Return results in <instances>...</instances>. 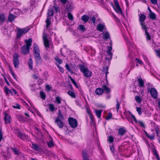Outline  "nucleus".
<instances>
[{
    "label": "nucleus",
    "instance_id": "f257e3e1",
    "mask_svg": "<svg viewBox=\"0 0 160 160\" xmlns=\"http://www.w3.org/2000/svg\"><path fill=\"white\" fill-rule=\"evenodd\" d=\"M79 67L80 70L83 74L85 77L90 78L92 76V73L88 69L85 67L84 65L79 64Z\"/></svg>",
    "mask_w": 160,
    "mask_h": 160
},
{
    "label": "nucleus",
    "instance_id": "f03ea898",
    "mask_svg": "<svg viewBox=\"0 0 160 160\" xmlns=\"http://www.w3.org/2000/svg\"><path fill=\"white\" fill-rule=\"evenodd\" d=\"M47 18L46 20V27L48 28L51 24V16H53L54 14V11L53 10L50 8L48 9L47 13Z\"/></svg>",
    "mask_w": 160,
    "mask_h": 160
},
{
    "label": "nucleus",
    "instance_id": "7ed1b4c3",
    "mask_svg": "<svg viewBox=\"0 0 160 160\" xmlns=\"http://www.w3.org/2000/svg\"><path fill=\"white\" fill-rule=\"evenodd\" d=\"M30 29V28H17V38H20L23 35L27 33L28 31Z\"/></svg>",
    "mask_w": 160,
    "mask_h": 160
},
{
    "label": "nucleus",
    "instance_id": "20e7f679",
    "mask_svg": "<svg viewBox=\"0 0 160 160\" xmlns=\"http://www.w3.org/2000/svg\"><path fill=\"white\" fill-rule=\"evenodd\" d=\"M68 122L69 125L72 128H74L77 127L78 122L75 119L72 117H69L68 118Z\"/></svg>",
    "mask_w": 160,
    "mask_h": 160
},
{
    "label": "nucleus",
    "instance_id": "39448f33",
    "mask_svg": "<svg viewBox=\"0 0 160 160\" xmlns=\"http://www.w3.org/2000/svg\"><path fill=\"white\" fill-rule=\"evenodd\" d=\"M19 55L17 53H14L13 55V63L14 66L16 68H18L19 64L18 59Z\"/></svg>",
    "mask_w": 160,
    "mask_h": 160
},
{
    "label": "nucleus",
    "instance_id": "423d86ee",
    "mask_svg": "<svg viewBox=\"0 0 160 160\" xmlns=\"http://www.w3.org/2000/svg\"><path fill=\"white\" fill-rule=\"evenodd\" d=\"M34 56L37 64L40 65L42 63V59L40 55V53L34 54Z\"/></svg>",
    "mask_w": 160,
    "mask_h": 160
},
{
    "label": "nucleus",
    "instance_id": "0eeeda50",
    "mask_svg": "<svg viewBox=\"0 0 160 160\" xmlns=\"http://www.w3.org/2000/svg\"><path fill=\"white\" fill-rule=\"evenodd\" d=\"M150 92L151 96L153 98L156 99L158 96V92L156 89L154 88H152L151 89Z\"/></svg>",
    "mask_w": 160,
    "mask_h": 160
},
{
    "label": "nucleus",
    "instance_id": "6e6552de",
    "mask_svg": "<svg viewBox=\"0 0 160 160\" xmlns=\"http://www.w3.org/2000/svg\"><path fill=\"white\" fill-rule=\"evenodd\" d=\"M29 48H28L25 45L21 48L22 53L24 55L27 54L29 53Z\"/></svg>",
    "mask_w": 160,
    "mask_h": 160
},
{
    "label": "nucleus",
    "instance_id": "1a4fd4ad",
    "mask_svg": "<svg viewBox=\"0 0 160 160\" xmlns=\"http://www.w3.org/2000/svg\"><path fill=\"white\" fill-rule=\"evenodd\" d=\"M43 39L44 46L46 48H49L50 47V45L49 42L47 38V36H43Z\"/></svg>",
    "mask_w": 160,
    "mask_h": 160
},
{
    "label": "nucleus",
    "instance_id": "9d476101",
    "mask_svg": "<svg viewBox=\"0 0 160 160\" xmlns=\"http://www.w3.org/2000/svg\"><path fill=\"white\" fill-rule=\"evenodd\" d=\"M55 122L57 123L60 128H62L63 124L61 119H59L58 118H56Z\"/></svg>",
    "mask_w": 160,
    "mask_h": 160
},
{
    "label": "nucleus",
    "instance_id": "9b49d317",
    "mask_svg": "<svg viewBox=\"0 0 160 160\" xmlns=\"http://www.w3.org/2000/svg\"><path fill=\"white\" fill-rule=\"evenodd\" d=\"M112 49V46H108V50L107 51V52L108 53V56L109 57L108 58H109L110 59H111L112 54L111 52V51ZM108 57H106V59H108Z\"/></svg>",
    "mask_w": 160,
    "mask_h": 160
},
{
    "label": "nucleus",
    "instance_id": "f8f14e48",
    "mask_svg": "<svg viewBox=\"0 0 160 160\" xmlns=\"http://www.w3.org/2000/svg\"><path fill=\"white\" fill-rule=\"evenodd\" d=\"M127 132L125 129L123 128H122L119 129L118 130V134L121 136H123Z\"/></svg>",
    "mask_w": 160,
    "mask_h": 160
},
{
    "label": "nucleus",
    "instance_id": "ddd939ff",
    "mask_svg": "<svg viewBox=\"0 0 160 160\" xmlns=\"http://www.w3.org/2000/svg\"><path fill=\"white\" fill-rule=\"evenodd\" d=\"M25 42L26 43V46H25L30 49L32 42V39L31 38H29L28 40H26Z\"/></svg>",
    "mask_w": 160,
    "mask_h": 160
},
{
    "label": "nucleus",
    "instance_id": "4468645a",
    "mask_svg": "<svg viewBox=\"0 0 160 160\" xmlns=\"http://www.w3.org/2000/svg\"><path fill=\"white\" fill-rule=\"evenodd\" d=\"M102 88L103 89V91H105V92L107 94L109 93L110 92L111 90L106 85H103L102 86Z\"/></svg>",
    "mask_w": 160,
    "mask_h": 160
},
{
    "label": "nucleus",
    "instance_id": "2eb2a0df",
    "mask_svg": "<svg viewBox=\"0 0 160 160\" xmlns=\"http://www.w3.org/2000/svg\"><path fill=\"white\" fill-rule=\"evenodd\" d=\"M95 93L98 95H101L103 93V89L100 88H97L95 90Z\"/></svg>",
    "mask_w": 160,
    "mask_h": 160
},
{
    "label": "nucleus",
    "instance_id": "dca6fc26",
    "mask_svg": "<svg viewBox=\"0 0 160 160\" xmlns=\"http://www.w3.org/2000/svg\"><path fill=\"white\" fill-rule=\"evenodd\" d=\"M10 116L7 113H5V115L4 118V120L5 121V123H9L10 122Z\"/></svg>",
    "mask_w": 160,
    "mask_h": 160
},
{
    "label": "nucleus",
    "instance_id": "f3484780",
    "mask_svg": "<svg viewBox=\"0 0 160 160\" xmlns=\"http://www.w3.org/2000/svg\"><path fill=\"white\" fill-rule=\"evenodd\" d=\"M39 53V50L38 46L36 43H34L33 44V54Z\"/></svg>",
    "mask_w": 160,
    "mask_h": 160
},
{
    "label": "nucleus",
    "instance_id": "a211bd4d",
    "mask_svg": "<svg viewBox=\"0 0 160 160\" xmlns=\"http://www.w3.org/2000/svg\"><path fill=\"white\" fill-rule=\"evenodd\" d=\"M17 118L18 119L22 122H24L25 121V118L24 116L20 114H18L17 115Z\"/></svg>",
    "mask_w": 160,
    "mask_h": 160
},
{
    "label": "nucleus",
    "instance_id": "6ab92c4d",
    "mask_svg": "<svg viewBox=\"0 0 160 160\" xmlns=\"http://www.w3.org/2000/svg\"><path fill=\"white\" fill-rule=\"evenodd\" d=\"M89 17L88 15H84L81 17V19L85 23L89 20Z\"/></svg>",
    "mask_w": 160,
    "mask_h": 160
},
{
    "label": "nucleus",
    "instance_id": "aec40b11",
    "mask_svg": "<svg viewBox=\"0 0 160 160\" xmlns=\"http://www.w3.org/2000/svg\"><path fill=\"white\" fill-rule=\"evenodd\" d=\"M146 18V17L143 14H141L139 15V20L140 22H144Z\"/></svg>",
    "mask_w": 160,
    "mask_h": 160
},
{
    "label": "nucleus",
    "instance_id": "412c9836",
    "mask_svg": "<svg viewBox=\"0 0 160 160\" xmlns=\"http://www.w3.org/2000/svg\"><path fill=\"white\" fill-rule=\"evenodd\" d=\"M82 155L83 160H90L87 157V153L86 150L82 151Z\"/></svg>",
    "mask_w": 160,
    "mask_h": 160
},
{
    "label": "nucleus",
    "instance_id": "4be33fe9",
    "mask_svg": "<svg viewBox=\"0 0 160 160\" xmlns=\"http://www.w3.org/2000/svg\"><path fill=\"white\" fill-rule=\"evenodd\" d=\"M113 8L114 9L118 12L119 13L120 12V13L122 15L123 14L122 12V9L120 6H118L116 7V8H115V7L113 6Z\"/></svg>",
    "mask_w": 160,
    "mask_h": 160
},
{
    "label": "nucleus",
    "instance_id": "5701e85b",
    "mask_svg": "<svg viewBox=\"0 0 160 160\" xmlns=\"http://www.w3.org/2000/svg\"><path fill=\"white\" fill-rule=\"evenodd\" d=\"M32 148L34 150L37 151H39L40 150L39 146L35 144L32 143Z\"/></svg>",
    "mask_w": 160,
    "mask_h": 160
},
{
    "label": "nucleus",
    "instance_id": "b1692460",
    "mask_svg": "<svg viewBox=\"0 0 160 160\" xmlns=\"http://www.w3.org/2000/svg\"><path fill=\"white\" fill-rule=\"evenodd\" d=\"M49 137L50 138V142H47V143L48 147L51 148L52 147L54 146V144L52 141V139L50 136H49Z\"/></svg>",
    "mask_w": 160,
    "mask_h": 160
},
{
    "label": "nucleus",
    "instance_id": "393cba45",
    "mask_svg": "<svg viewBox=\"0 0 160 160\" xmlns=\"http://www.w3.org/2000/svg\"><path fill=\"white\" fill-rule=\"evenodd\" d=\"M28 65L29 68H30L31 70H32L33 69V66H32V63L33 62L31 58H30L28 61Z\"/></svg>",
    "mask_w": 160,
    "mask_h": 160
},
{
    "label": "nucleus",
    "instance_id": "a878e982",
    "mask_svg": "<svg viewBox=\"0 0 160 160\" xmlns=\"http://www.w3.org/2000/svg\"><path fill=\"white\" fill-rule=\"evenodd\" d=\"M16 17L12 14H9L8 17V20L10 22L13 21Z\"/></svg>",
    "mask_w": 160,
    "mask_h": 160
},
{
    "label": "nucleus",
    "instance_id": "bb28decb",
    "mask_svg": "<svg viewBox=\"0 0 160 160\" xmlns=\"http://www.w3.org/2000/svg\"><path fill=\"white\" fill-rule=\"evenodd\" d=\"M104 28V26L101 24H98L97 26V29L100 32H102Z\"/></svg>",
    "mask_w": 160,
    "mask_h": 160
},
{
    "label": "nucleus",
    "instance_id": "cd10ccee",
    "mask_svg": "<svg viewBox=\"0 0 160 160\" xmlns=\"http://www.w3.org/2000/svg\"><path fill=\"white\" fill-rule=\"evenodd\" d=\"M138 82L139 86L141 87H144V82L143 81L141 78H139L138 79Z\"/></svg>",
    "mask_w": 160,
    "mask_h": 160
},
{
    "label": "nucleus",
    "instance_id": "c85d7f7f",
    "mask_svg": "<svg viewBox=\"0 0 160 160\" xmlns=\"http://www.w3.org/2000/svg\"><path fill=\"white\" fill-rule=\"evenodd\" d=\"M5 21V15L3 14H0V24H2V23Z\"/></svg>",
    "mask_w": 160,
    "mask_h": 160
},
{
    "label": "nucleus",
    "instance_id": "c756f323",
    "mask_svg": "<svg viewBox=\"0 0 160 160\" xmlns=\"http://www.w3.org/2000/svg\"><path fill=\"white\" fill-rule=\"evenodd\" d=\"M149 17L152 20H153L156 19V15L152 12L149 13Z\"/></svg>",
    "mask_w": 160,
    "mask_h": 160
},
{
    "label": "nucleus",
    "instance_id": "7c9ffc66",
    "mask_svg": "<svg viewBox=\"0 0 160 160\" xmlns=\"http://www.w3.org/2000/svg\"><path fill=\"white\" fill-rule=\"evenodd\" d=\"M102 112V110H95V113L98 118H100L101 117Z\"/></svg>",
    "mask_w": 160,
    "mask_h": 160
},
{
    "label": "nucleus",
    "instance_id": "2f4dec72",
    "mask_svg": "<svg viewBox=\"0 0 160 160\" xmlns=\"http://www.w3.org/2000/svg\"><path fill=\"white\" fill-rule=\"evenodd\" d=\"M56 118H58L59 119L63 120L64 119L63 116L62 114L61 111L60 109L58 110V117Z\"/></svg>",
    "mask_w": 160,
    "mask_h": 160
},
{
    "label": "nucleus",
    "instance_id": "473e14b6",
    "mask_svg": "<svg viewBox=\"0 0 160 160\" xmlns=\"http://www.w3.org/2000/svg\"><path fill=\"white\" fill-rule=\"evenodd\" d=\"M110 37V35L108 32H106V33H104L103 35V38L105 39L106 41Z\"/></svg>",
    "mask_w": 160,
    "mask_h": 160
},
{
    "label": "nucleus",
    "instance_id": "72a5a7b5",
    "mask_svg": "<svg viewBox=\"0 0 160 160\" xmlns=\"http://www.w3.org/2000/svg\"><path fill=\"white\" fill-rule=\"evenodd\" d=\"M71 11V5H67L66 8L65 9V11L67 13L70 12Z\"/></svg>",
    "mask_w": 160,
    "mask_h": 160
},
{
    "label": "nucleus",
    "instance_id": "f704fd0d",
    "mask_svg": "<svg viewBox=\"0 0 160 160\" xmlns=\"http://www.w3.org/2000/svg\"><path fill=\"white\" fill-rule=\"evenodd\" d=\"M140 24L142 26V29L144 30L145 32V30H147V25L144 22H140Z\"/></svg>",
    "mask_w": 160,
    "mask_h": 160
},
{
    "label": "nucleus",
    "instance_id": "c9c22d12",
    "mask_svg": "<svg viewBox=\"0 0 160 160\" xmlns=\"http://www.w3.org/2000/svg\"><path fill=\"white\" fill-rule=\"evenodd\" d=\"M68 94L72 98H75L76 95L74 92L70 91H68L67 92Z\"/></svg>",
    "mask_w": 160,
    "mask_h": 160
},
{
    "label": "nucleus",
    "instance_id": "e433bc0d",
    "mask_svg": "<svg viewBox=\"0 0 160 160\" xmlns=\"http://www.w3.org/2000/svg\"><path fill=\"white\" fill-rule=\"evenodd\" d=\"M18 137L23 140H25L28 138V136L22 133Z\"/></svg>",
    "mask_w": 160,
    "mask_h": 160
},
{
    "label": "nucleus",
    "instance_id": "4c0bfd02",
    "mask_svg": "<svg viewBox=\"0 0 160 160\" xmlns=\"http://www.w3.org/2000/svg\"><path fill=\"white\" fill-rule=\"evenodd\" d=\"M78 29L82 32H83L86 30V29L84 26L82 25H80L78 26Z\"/></svg>",
    "mask_w": 160,
    "mask_h": 160
},
{
    "label": "nucleus",
    "instance_id": "58836bf2",
    "mask_svg": "<svg viewBox=\"0 0 160 160\" xmlns=\"http://www.w3.org/2000/svg\"><path fill=\"white\" fill-rule=\"evenodd\" d=\"M145 34L146 35L147 39L148 40H150L151 39V36L149 35V34L147 30H145Z\"/></svg>",
    "mask_w": 160,
    "mask_h": 160
},
{
    "label": "nucleus",
    "instance_id": "ea45409f",
    "mask_svg": "<svg viewBox=\"0 0 160 160\" xmlns=\"http://www.w3.org/2000/svg\"><path fill=\"white\" fill-rule=\"evenodd\" d=\"M65 67L68 72H70L72 74L73 73V72L71 70L70 67L68 64L66 63L65 65Z\"/></svg>",
    "mask_w": 160,
    "mask_h": 160
},
{
    "label": "nucleus",
    "instance_id": "a19ab883",
    "mask_svg": "<svg viewBox=\"0 0 160 160\" xmlns=\"http://www.w3.org/2000/svg\"><path fill=\"white\" fill-rule=\"evenodd\" d=\"M108 67H107L106 68H103L102 70V71L103 72H104L106 73V78L107 74L108 73Z\"/></svg>",
    "mask_w": 160,
    "mask_h": 160
},
{
    "label": "nucleus",
    "instance_id": "79ce46f5",
    "mask_svg": "<svg viewBox=\"0 0 160 160\" xmlns=\"http://www.w3.org/2000/svg\"><path fill=\"white\" fill-rule=\"evenodd\" d=\"M41 98L43 99L44 100L46 98V95L43 92L41 91L40 92Z\"/></svg>",
    "mask_w": 160,
    "mask_h": 160
},
{
    "label": "nucleus",
    "instance_id": "37998d69",
    "mask_svg": "<svg viewBox=\"0 0 160 160\" xmlns=\"http://www.w3.org/2000/svg\"><path fill=\"white\" fill-rule=\"evenodd\" d=\"M49 108L50 110L52 112L54 111V105L52 104H50L49 105Z\"/></svg>",
    "mask_w": 160,
    "mask_h": 160
},
{
    "label": "nucleus",
    "instance_id": "c03bdc74",
    "mask_svg": "<svg viewBox=\"0 0 160 160\" xmlns=\"http://www.w3.org/2000/svg\"><path fill=\"white\" fill-rule=\"evenodd\" d=\"M135 99L137 102L140 103L142 101L141 98L138 96H136L135 97Z\"/></svg>",
    "mask_w": 160,
    "mask_h": 160
},
{
    "label": "nucleus",
    "instance_id": "a18cd8bd",
    "mask_svg": "<svg viewBox=\"0 0 160 160\" xmlns=\"http://www.w3.org/2000/svg\"><path fill=\"white\" fill-rule=\"evenodd\" d=\"M146 134L148 138H149L150 139L152 140L154 139L155 135H149L147 132H146Z\"/></svg>",
    "mask_w": 160,
    "mask_h": 160
},
{
    "label": "nucleus",
    "instance_id": "49530a36",
    "mask_svg": "<svg viewBox=\"0 0 160 160\" xmlns=\"http://www.w3.org/2000/svg\"><path fill=\"white\" fill-rule=\"evenodd\" d=\"M67 13H68V19L72 21L73 19L72 15L70 12H68Z\"/></svg>",
    "mask_w": 160,
    "mask_h": 160
},
{
    "label": "nucleus",
    "instance_id": "de8ad7c7",
    "mask_svg": "<svg viewBox=\"0 0 160 160\" xmlns=\"http://www.w3.org/2000/svg\"><path fill=\"white\" fill-rule=\"evenodd\" d=\"M11 149L12 150V151L14 152V153L15 155H18L19 154L18 151L17 150V148H11Z\"/></svg>",
    "mask_w": 160,
    "mask_h": 160
},
{
    "label": "nucleus",
    "instance_id": "09e8293b",
    "mask_svg": "<svg viewBox=\"0 0 160 160\" xmlns=\"http://www.w3.org/2000/svg\"><path fill=\"white\" fill-rule=\"evenodd\" d=\"M61 98L59 97H57L55 98L56 101L59 104L61 102Z\"/></svg>",
    "mask_w": 160,
    "mask_h": 160
},
{
    "label": "nucleus",
    "instance_id": "8fccbe9b",
    "mask_svg": "<svg viewBox=\"0 0 160 160\" xmlns=\"http://www.w3.org/2000/svg\"><path fill=\"white\" fill-rule=\"evenodd\" d=\"M12 107L15 108L20 109L21 108V106L18 103H16L14 105H13Z\"/></svg>",
    "mask_w": 160,
    "mask_h": 160
},
{
    "label": "nucleus",
    "instance_id": "3c124183",
    "mask_svg": "<svg viewBox=\"0 0 160 160\" xmlns=\"http://www.w3.org/2000/svg\"><path fill=\"white\" fill-rule=\"evenodd\" d=\"M43 58L45 60H48L50 59L49 57L48 56V54H43Z\"/></svg>",
    "mask_w": 160,
    "mask_h": 160
},
{
    "label": "nucleus",
    "instance_id": "603ef678",
    "mask_svg": "<svg viewBox=\"0 0 160 160\" xmlns=\"http://www.w3.org/2000/svg\"><path fill=\"white\" fill-rule=\"evenodd\" d=\"M55 61L58 62L59 64H61L62 62V60H61L58 57H55Z\"/></svg>",
    "mask_w": 160,
    "mask_h": 160
},
{
    "label": "nucleus",
    "instance_id": "864d4df0",
    "mask_svg": "<svg viewBox=\"0 0 160 160\" xmlns=\"http://www.w3.org/2000/svg\"><path fill=\"white\" fill-rule=\"evenodd\" d=\"M136 110L137 112H138L139 115H141V114H142L141 109V108L138 107H137Z\"/></svg>",
    "mask_w": 160,
    "mask_h": 160
},
{
    "label": "nucleus",
    "instance_id": "5fc2aeb1",
    "mask_svg": "<svg viewBox=\"0 0 160 160\" xmlns=\"http://www.w3.org/2000/svg\"><path fill=\"white\" fill-rule=\"evenodd\" d=\"M113 138L112 136H110L108 138V140L110 143H112L113 141Z\"/></svg>",
    "mask_w": 160,
    "mask_h": 160
},
{
    "label": "nucleus",
    "instance_id": "6e6d98bb",
    "mask_svg": "<svg viewBox=\"0 0 160 160\" xmlns=\"http://www.w3.org/2000/svg\"><path fill=\"white\" fill-rule=\"evenodd\" d=\"M112 116V114L111 112L109 113L108 114V116L105 117V119L107 120H109Z\"/></svg>",
    "mask_w": 160,
    "mask_h": 160
},
{
    "label": "nucleus",
    "instance_id": "4d7b16f0",
    "mask_svg": "<svg viewBox=\"0 0 160 160\" xmlns=\"http://www.w3.org/2000/svg\"><path fill=\"white\" fill-rule=\"evenodd\" d=\"M116 102H117V104L116 105V108L117 109V111H118L119 108L120 104L119 103L118 99H116Z\"/></svg>",
    "mask_w": 160,
    "mask_h": 160
},
{
    "label": "nucleus",
    "instance_id": "13d9d810",
    "mask_svg": "<svg viewBox=\"0 0 160 160\" xmlns=\"http://www.w3.org/2000/svg\"><path fill=\"white\" fill-rule=\"evenodd\" d=\"M156 55L160 58V50H155Z\"/></svg>",
    "mask_w": 160,
    "mask_h": 160
},
{
    "label": "nucleus",
    "instance_id": "bf43d9fd",
    "mask_svg": "<svg viewBox=\"0 0 160 160\" xmlns=\"http://www.w3.org/2000/svg\"><path fill=\"white\" fill-rule=\"evenodd\" d=\"M53 8L54 9L55 12L56 13L57 12L59 11V8L58 7L56 6V5L55 4H54L53 6Z\"/></svg>",
    "mask_w": 160,
    "mask_h": 160
},
{
    "label": "nucleus",
    "instance_id": "052dcab7",
    "mask_svg": "<svg viewBox=\"0 0 160 160\" xmlns=\"http://www.w3.org/2000/svg\"><path fill=\"white\" fill-rule=\"evenodd\" d=\"M2 76H3L4 79L6 83H7V84L8 85L10 86V83H9V82H8V80H7L5 76L3 74H2Z\"/></svg>",
    "mask_w": 160,
    "mask_h": 160
},
{
    "label": "nucleus",
    "instance_id": "680f3d73",
    "mask_svg": "<svg viewBox=\"0 0 160 160\" xmlns=\"http://www.w3.org/2000/svg\"><path fill=\"white\" fill-rule=\"evenodd\" d=\"M129 114L131 115V116L132 118H133V120H134L136 122H137V120L135 117L131 112H129Z\"/></svg>",
    "mask_w": 160,
    "mask_h": 160
},
{
    "label": "nucleus",
    "instance_id": "e2e57ef3",
    "mask_svg": "<svg viewBox=\"0 0 160 160\" xmlns=\"http://www.w3.org/2000/svg\"><path fill=\"white\" fill-rule=\"evenodd\" d=\"M15 132L18 137L22 133L20 132V130L18 129H17L16 130Z\"/></svg>",
    "mask_w": 160,
    "mask_h": 160
},
{
    "label": "nucleus",
    "instance_id": "0e129e2a",
    "mask_svg": "<svg viewBox=\"0 0 160 160\" xmlns=\"http://www.w3.org/2000/svg\"><path fill=\"white\" fill-rule=\"evenodd\" d=\"M90 21L92 22L94 24L95 23V21H96V18L94 16L92 17L90 19Z\"/></svg>",
    "mask_w": 160,
    "mask_h": 160
},
{
    "label": "nucleus",
    "instance_id": "69168bd1",
    "mask_svg": "<svg viewBox=\"0 0 160 160\" xmlns=\"http://www.w3.org/2000/svg\"><path fill=\"white\" fill-rule=\"evenodd\" d=\"M154 155H155L156 157L158 160H160V159L159 158V156L158 153H157V151H154Z\"/></svg>",
    "mask_w": 160,
    "mask_h": 160
},
{
    "label": "nucleus",
    "instance_id": "338daca9",
    "mask_svg": "<svg viewBox=\"0 0 160 160\" xmlns=\"http://www.w3.org/2000/svg\"><path fill=\"white\" fill-rule=\"evenodd\" d=\"M13 92L15 94H17L16 91L14 89H12L10 90V92L12 94Z\"/></svg>",
    "mask_w": 160,
    "mask_h": 160
},
{
    "label": "nucleus",
    "instance_id": "774afa93",
    "mask_svg": "<svg viewBox=\"0 0 160 160\" xmlns=\"http://www.w3.org/2000/svg\"><path fill=\"white\" fill-rule=\"evenodd\" d=\"M72 83L75 85V86L77 88H78V86L77 82L75 81L74 80H72Z\"/></svg>",
    "mask_w": 160,
    "mask_h": 160
}]
</instances>
